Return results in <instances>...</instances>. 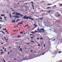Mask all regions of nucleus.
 Here are the masks:
<instances>
[{"label": "nucleus", "instance_id": "1", "mask_svg": "<svg viewBox=\"0 0 62 62\" xmlns=\"http://www.w3.org/2000/svg\"><path fill=\"white\" fill-rule=\"evenodd\" d=\"M16 14L15 15L16 16H21V17H23V15L21 14L20 13H17V12H16Z\"/></svg>", "mask_w": 62, "mask_h": 62}, {"label": "nucleus", "instance_id": "2", "mask_svg": "<svg viewBox=\"0 0 62 62\" xmlns=\"http://www.w3.org/2000/svg\"><path fill=\"white\" fill-rule=\"evenodd\" d=\"M31 17H26V15L25 16L23 17L22 20H23V19H27V20H28V19H29V18H30Z\"/></svg>", "mask_w": 62, "mask_h": 62}, {"label": "nucleus", "instance_id": "3", "mask_svg": "<svg viewBox=\"0 0 62 62\" xmlns=\"http://www.w3.org/2000/svg\"><path fill=\"white\" fill-rule=\"evenodd\" d=\"M13 17H14V18H15H15H20V16H13Z\"/></svg>", "mask_w": 62, "mask_h": 62}, {"label": "nucleus", "instance_id": "4", "mask_svg": "<svg viewBox=\"0 0 62 62\" xmlns=\"http://www.w3.org/2000/svg\"><path fill=\"white\" fill-rule=\"evenodd\" d=\"M61 52H62V51H55V54H57V53H58V54H60V53H61Z\"/></svg>", "mask_w": 62, "mask_h": 62}, {"label": "nucleus", "instance_id": "5", "mask_svg": "<svg viewBox=\"0 0 62 62\" xmlns=\"http://www.w3.org/2000/svg\"><path fill=\"white\" fill-rule=\"evenodd\" d=\"M44 30H45L44 29H43L42 28H41L40 29V31L41 30H42V31H42V32H44L45 31H44Z\"/></svg>", "mask_w": 62, "mask_h": 62}, {"label": "nucleus", "instance_id": "6", "mask_svg": "<svg viewBox=\"0 0 62 62\" xmlns=\"http://www.w3.org/2000/svg\"><path fill=\"white\" fill-rule=\"evenodd\" d=\"M31 31V33H35V32H38V31Z\"/></svg>", "mask_w": 62, "mask_h": 62}, {"label": "nucleus", "instance_id": "7", "mask_svg": "<svg viewBox=\"0 0 62 62\" xmlns=\"http://www.w3.org/2000/svg\"><path fill=\"white\" fill-rule=\"evenodd\" d=\"M23 22H21L20 23H18V24H23Z\"/></svg>", "mask_w": 62, "mask_h": 62}, {"label": "nucleus", "instance_id": "8", "mask_svg": "<svg viewBox=\"0 0 62 62\" xmlns=\"http://www.w3.org/2000/svg\"><path fill=\"white\" fill-rule=\"evenodd\" d=\"M28 24H27L26 25H25V26H23V27H24V28H25V27H26V26H28Z\"/></svg>", "mask_w": 62, "mask_h": 62}, {"label": "nucleus", "instance_id": "9", "mask_svg": "<svg viewBox=\"0 0 62 62\" xmlns=\"http://www.w3.org/2000/svg\"><path fill=\"white\" fill-rule=\"evenodd\" d=\"M5 16V15H1V17H3V16Z\"/></svg>", "mask_w": 62, "mask_h": 62}, {"label": "nucleus", "instance_id": "10", "mask_svg": "<svg viewBox=\"0 0 62 62\" xmlns=\"http://www.w3.org/2000/svg\"><path fill=\"white\" fill-rule=\"evenodd\" d=\"M12 22H13V23H15L16 22L15 21V20H14L13 21H12Z\"/></svg>", "mask_w": 62, "mask_h": 62}, {"label": "nucleus", "instance_id": "11", "mask_svg": "<svg viewBox=\"0 0 62 62\" xmlns=\"http://www.w3.org/2000/svg\"><path fill=\"white\" fill-rule=\"evenodd\" d=\"M56 5H54V6H53L52 7L53 8H56Z\"/></svg>", "mask_w": 62, "mask_h": 62}, {"label": "nucleus", "instance_id": "12", "mask_svg": "<svg viewBox=\"0 0 62 62\" xmlns=\"http://www.w3.org/2000/svg\"><path fill=\"white\" fill-rule=\"evenodd\" d=\"M33 25L34 26V27H37V26H38V25H36L35 24H34Z\"/></svg>", "mask_w": 62, "mask_h": 62}, {"label": "nucleus", "instance_id": "13", "mask_svg": "<svg viewBox=\"0 0 62 62\" xmlns=\"http://www.w3.org/2000/svg\"><path fill=\"white\" fill-rule=\"evenodd\" d=\"M4 39H6V42H8V41H7V39H6V38H5V37H4Z\"/></svg>", "mask_w": 62, "mask_h": 62}, {"label": "nucleus", "instance_id": "14", "mask_svg": "<svg viewBox=\"0 0 62 62\" xmlns=\"http://www.w3.org/2000/svg\"><path fill=\"white\" fill-rule=\"evenodd\" d=\"M1 31V32H2V33H3V34H4V35H5V33H4V32L3 31Z\"/></svg>", "mask_w": 62, "mask_h": 62}, {"label": "nucleus", "instance_id": "15", "mask_svg": "<svg viewBox=\"0 0 62 62\" xmlns=\"http://www.w3.org/2000/svg\"><path fill=\"white\" fill-rule=\"evenodd\" d=\"M52 8V7H48L47 8V9H48V8Z\"/></svg>", "mask_w": 62, "mask_h": 62}, {"label": "nucleus", "instance_id": "16", "mask_svg": "<svg viewBox=\"0 0 62 62\" xmlns=\"http://www.w3.org/2000/svg\"><path fill=\"white\" fill-rule=\"evenodd\" d=\"M22 48H20L19 49L20 51H21V52H22Z\"/></svg>", "mask_w": 62, "mask_h": 62}, {"label": "nucleus", "instance_id": "17", "mask_svg": "<svg viewBox=\"0 0 62 62\" xmlns=\"http://www.w3.org/2000/svg\"><path fill=\"white\" fill-rule=\"evenodd\" d=\"M47 6H49L50 5H51V4H47Z\"/></svg>", "mask_w": 62, "mask_h": 62}, {"label": "nucleus", "instance_id": "18", "mask_svg": "<svg viewBox=\"0 0 62 62\" xmlns=\"http://www.w3.org/2000/svg\"><path fill=\"white\" fill-rule=\"evenodd\" d=\"M31 42H34V43H35V42L34 41H31Z\"/></svg>", "mask_w": 62, "mask_h": 62}, {"label": "nucleus", "instance_id": "19", "mask_svg": "<svg viewBox=\"0 0 62 62\" xmlns=\"http://www.w3.org/2000/svg\"><path fill=\"white\" fill-rule=\"evenodd\" d=\"M23 32H21L20 33V34H23Z\"/></svg>", "mask_w": 62, "mask_h": 62}, {"label": "nucleus", "instance_id": "20", "mask_svg": "<svg viewBox=\"0 0 62 62\" xmlns=\"http://www.w3.org/2000/svg\"><path fill=\"white\" fill-rule=\"evenodd\" d=\"M20 20V19H19L18 20H17L16 21V22H17V21H19Z\"/></svg>", "mask_w": 62, "mask_h": 62}, {"label": "nucleus", "instance_id": "21", "mask_svg": "<svg viewBox=\"0 0 62 62\" xmlns=\"http://www.w3.org/2000/svg\"><path fill=\"white\" fill-rule=\"evenodd\" d=\"M43 46H44V47H45V44H44Z\"/></svg>", "mask_w": 62, "mask_h": 62}, {"label": "nucleus", "instance_id": "22", "mask_svg": "<svg viewBox=\"0 0 62 62\" xmlns=\"http://www.w3.org/2000/svg\"><path fill=\"white\" fill-rule=\"evenodd\" d=\"M51 11V10H50V11H47V12H50V11Z\"/></svg>", "mask_w": 62, "mask_h": 62}, {"label": "nucleus", "instance_id": "23", "mask_svg": "<svg viewBox=\"0 0 62 62\" xmlns=\"http://www.w3.org/2000/svg\"><path fill=\"white\" fill-rule=\"evenodd\" d=\"M60 6H62V4H61L60 5H59Z\"/></svg>", "mask_w": 62, "mask_h": 62}, {"label": "nucleus", "instance_id": "24", "mask_svg": "<svg viewBox=\"0 0 62 62\" xmlns=\"http://www.w3.org/2000/svg\"><path fill=\"white\" fill-rule=\"evenodd\" d=\"M38 46H40V45L39 44H38Z\"/></svg>", "mask_w": 62, "mask_h": 62}, {"label": "nucleus", "instance_id": "25", "mask_svg": "<svg viewBox=\"0 0 62 62\" xmlns=\"http://www.w3.org/2000/svg\"><path fill=\"white\" fill-rule=\"evenodd\" d=\"M45 53H46V52L44 53H43V54H42V55H44V54H45Z\"/></svg>", "mask_w": 62, "mask_h": 62}, {"label": "nucleus", "instance_id": "26", "mask_svg": "<svg viewBox=\"0 0 62 62\" xmlns=\"http://www.w3.org/2000/svg\"><path fill=\"white\" fill-rule=\"evenodd\" d=\"M32 6V7H34V5H33V4H32V5H31Z\"/></svg>", "mask_w": 62, "mask_h": 62}, {"label": "nucleus", "instance_id": "27", "mask_svg": "<svg viewBox=\"0 0 62 62\" xmlns=\"http://www.w3.org/2000/svg\"><path fill=\"white\" fill-rule=\"evenodd\" d=\"M31 21H33L34 20V19H32V18H31Z\"/></svg>", "mask_w": 62, "mask_h": 62}, {"label": "nucleus", "instance_id": "28", "mask_svg": "<svg viewBox=\"0 0 62 62\" xmlns=\"http://www.w3.org/2000/svg\"><path fill=\"white\" fill-rule=\"evenodd\" d=\"M4 19L5 20H7V19L6 18H4Z\"/></svg>", "mask_w": 62, "mask_h": 62}, {"label": "nucleus", "instance_id": "29", "mask_svg": "<svg viewBox=\"0 0 62 62\" xmlns=\"http://www.w3.org/2000/svg\"><path fill=\"white\" fill-rule=\"evenodd\" d=\"M37 30H38V31H40V30H39V29H37Z\"/></svg>", "mask_w": 62, "mask_h": 62}, {"label": "nucleus", "instance_id": "30", "mask_svg": "<svg viewBox=\"0 0 62 62\" xmlns=\"http://www.w3.org/2000/svg\"><path fill=\"white\" fill-rule=\"evenodd\" d=\"M36 39H38V40H39V38H37Z\"/></svg>", "mask_w": 62, "mask_h": 62}, {"label": "nucleus", "instance_id": "31", "mask_svg": "<svg viewBox=\"0 0 62 62\" xmlns=\"http://www.w3.org/2000/svg\"><path fill=\"white\" fill-rule=\"evenodd\" d=\"M42 19L43 18H40V20H42Z\"/></svg>", "mask_w": 62, "mask_h": 62}, {"label": "nucleus", "instance_id": "32", "mask_svg": "<svg viewBox=\"0 0 62 62\" xmlns=\"http://www.w3.org/2000/svg\"><path fill=\"white\" fill-rule=\"evenodd\" d=\"M13 31H14V32H16V30H13Z\"/></svg>", "mask_w": 62, "mask_h": 62}, {"label": "nucleus", "instance_id": "33", "mask_svg": "<svg viewBox=\"0 0 62 62\" xmlns=\"http://www.w3.org/2000/svg\"><path fill=\"white\" fill-rule=\"evenodd\" d=\"M20 37V36H17V38H19Z\"/></svg>", "mask_w": 62, "mask_h": 62}, {"label": "nucleus", "instance_id": "34", "mask_svg": "<svg viewBox=\"0 0 62 62\" xmlns=\"http://www.w3.org/2000/svg\"><path fill=\"white\" fill-rule=\"evenodd\" d=\"M10 18H11V16L10 15Z\"/></svg>", "mask_w": 62, "mask_h": 62}, {"label": "nucleus", "instance_id": "35", "mask_svg": "<svg viewBox=\"0 0 62 62\" xmlns=\"http://www.w3.org/2000/svg\"><path fill=\"white\" fill-rule=\"evenodd\" d=\"M24 4H28V3H24Z\"/></svg>", "mask_w": 62, "mask_h": 62}, {"label": "nucleus", "instance_id": "36", "mask_svg": "<svg viewBox=\"0 0 62 62\" xmlns=\"http://www.w3.org/2000/svg\"><path fill=\"white\" fill-rule=\"evenodd\" d=\"M3 53H4V52H1V54H3Z\"/></svg>", "mask_w": 62, "mask_h": 62}, {"label": "nucleus", "instance_id": "37", "mask_svg": "<svg viewBox=\"0 0 62 62\" xmlns=\"http://www.w3.org/2000/svg\"><path fill=\"white\" fill-rule=\"evenodd\" d=\"M3 17H4V18H7V17H6V16H4Z\"/></svg>", "mask_w": 62, "mask_h": 62}, {"label": "nucleus", "instance_id": "38", "mask_svg": "<svg viewBox=\"0 0 62 62\" xmlns=\"http://www.w3.org/2000/svg\"><path fill=\"white\" fill-rule=\"evenodd\" d=\"M0 20H2V17H0Z\"/></svg>", "mask_w": 62, "mask_h": 62}, {"label": "nucleus", "instance_id": "39", "mask_svg": "<svg viewBox=\"0 0 62 62\" xmlns=\"http://www.w3.org/2000/svg\"><path fill=\"white\" fill-rule=\"evenodd\" d=\"M4 62H6V61H5V60H4Z\"/></svg>", "mask_w": 62, "mask_h": 62}, {"label": "nucleus", "instance_id": "40", "mask_svg": "<svg viewBox=\"0 0 62 62\" xmlns=\"http://www.w3.org/2000/svg\"><path fill=\"white\" fill-rule=\"evenodd\" d=\"M9 53H10V52H8V54H9Z\"/></svg>", "mask_w": 62, "mask_h": 62}, {"label": "nucleus", "instance_id": "41", "mask_svg": "<svg viewBox=\"0 0 62 62\" xmlns=\"http://www.w3.org/2000/svg\"><path fill=\"white\" fill-rule=\"evenodd\" d=\"M15 14V13H13V14Z\"/></svg>", "mask_w": 62, "mask_h": 62}, {"label": "nucleus", "instance_id": "42", "mask_svg": "<svg viewBox=\"0 0 62 62\" xmlns=\"http://www.w3.org/2000/svg\"><path fill=\"white\" fill-rule=\"evenodd\" d=\"M40 39H43V38H40Z\"/></svg>", "mask_w": 62, "mask_h": 62}, {"label": "nucleus", "instance_id": "43", "mask_svg": "<svg viewBox=\"0 0 62 62\" xmlns=\"http://www.w3.org/2000/svg\"><path fill=\"white\" fill-rule=\"evenodd\" d=\"M31 3H32V4H33V1H31Z\"/></svg>", "mask_w": 62, "mask_h": 62}, {"label": "nucleus", "instance_id": "44", "mask_svg": "<svg viewBox=\"0 0 62 62\" xmlns=\"http://www.w3.org/2000/svg\"><path fill=\"white\" fill-rule=\"evenodd\" d=\"M21 47V46H19V49H20V48Z\"/></svg>", "mask_w": 62, "mask_h": 62}, {"label": "nucleus", "instance_id": "45", "mask_svg": "<svg viewBox=\"0 0 62 62\" xmlns=\"http://www.w3.org/2000/svg\"><path fill=\"white\" fill-rule=\"evenodd\" d=\"M6 32H8V31H5Z\"/></svg>", "mask_w": 62, "mask_h": 62}, {"label": "nucleus", "instance_id": "46", "mask_svg": "<svg viewBox=\"0 0 62 62\" xmlns=\"http://www.w3.org/2000/svg\"><path fill=\"white\" fill-rule=\"evenodd\" d=\"M31 39H33V37H31Z\"/></svg>", "mask_w": 62, "mask_h": 62}, {"label": "nucleus", "instance_id": "47", "mask_svg": "<svg viewBox=\"0 0 62 62\" xmlns=\"http://www.w3.org/2000/svg\"><path fill=\"white\" fill-rule=\"evenodd\" d=\"M33 52V51H32V50H31V52Z\"/></svg>", "mask_w": 62, "mask_h": 62}, {"label": "nucleus", "instance_id": "48", "mask_svg": "<svg viewBox=\"0 0 62 62\" xmlns=\"http://www.w3.org/2000/svg\"><path fill=\"white\" fill-rule=\"evenodd\" d=\"M32 19V18H29V20H30Z\"/></svg>", "mask_w": 62, "mask_h": 62}, {"label": "nucleus", "instance_id": "49", "mask_svg": "<svg viewBox=\"0 0 62 62\" xmlns=\"http://www.w3.org/2000/svg\"><path fill=\"white\" fill-rule=\"evenodd\" d=\"M1 44L2 45V44H3V43H1Z\"/></svg>", "mask_w": 62, "mask_h": 62}, {"label": "nucleus", "instance_id": "50", "mask_svg": "<svg viewBox=\"0 0 62 62\" xmlns=\"http://www.w3.org/2000/svg\"><path fill=\"white\" fill-rule=\"evenodd\" d=\"M60 16V15L59 14V15H58V16Z\"/></svg>", "mask_w": 62, "mask_h": 62}, {"label": "nucleus", "instance_id": "51", "mask_svg": "<svg viewBox=\"0 0 62 62\" xmlns=\"http://www.w3.org/2000/svg\"><path fill=\"white\" fill-rule=\"evenodd\" d=\"M32 8L33 9H34V7H33Z\"/></svg>", "mask_w": 62, "mask_h": 62}, {"label": "nucleus", "instance_id": "52", "mask_svg": "<svg viewBox=\"0 0 62 62\" xmlns=\"http://www.w3.org/2000/svg\"><path fill=\"white\" fill-rule=\"evenodd\" d=\"M0 51H3V50H0Z\"/></svg>", "mask_w": 62, "mask_h": 62}, {"label": "nucleus", "instance_id": "53", "mask_svg": "<svg viewBox=\"0 0 62 62\" xmlns=\"http://www.w3.org/2000/svg\"><path fill=\"white\" fill-rule=\"evenodd\" d=\"M29 28V27H28L27 28V29H28V28Z\"/></svg>", "mask_w": 62, "mask_h": 62}, {"label": "nucleus", "instance_id": "54", "mask_svg": "<svg viewBox=\"0 0 62 62\" xmlns=\"http://www.w3.org/2000/svg\"><path fill=\"white\" fill-rule=\"evenodd\" d=\"M7 34H9V33L8 32H7Z\"/></svg>", "mask_w": 62, "mask_h": 62}, {"label": "nucleus", "instance_id": "55", "mask_svg": "<svg viewBox=\"0 0 62 62\" xmlns=\"http://www.w3.org/2000/svg\"><path fill=\"white\" fill-rule=\"evenodd\" d=\"M3 49H5V48L4 47H3Z\"/></svg>", "mask_w": 62, "mask_h": 62}, {"label": "nucleus", "instance_id": "56", "mask_svg": "<svg viewBox=\"0 0 62 62\" xmlns=\"http://www.w3.org/2000/svg\"><path fill=\"white\" fill-rule=\"evenodd\" d=\"M0 29H1V28H2V27H0Z\"/></svg>", "mask_w": 62, "mask_h": 62}, {"label": "nucleus", "instance_id": "57", "mask_svg": "<svg viewBox=\"0 0 62 62\" xmlns=\"http://www.w3.org/2000/svg\"><path fill=\"white\" fill-rule=\"evenodd\" d=\"M29 44V43H28L27 44V45H28V44Z\"/></svg>", "mask_w": 62, "mask_h": 62}, {"label": "nucleus", "instance_id": "58", "mask_svg": "<svg viewBox=\"0 0 62 62\" xmlns=\"http://www.w3.org/2000/svg\"><path fill=\"white\" fill-rule=\"evenodd\" d=\"M4 30H6V29H4Z\"/></svg>", "mask_w": 62, "mask_h": 62}, {"label": "nucleus", "instance_id": "59", "mask_svg": "<svg viewBox=\"0 0 62 62\" xmlns=\"http://www.w3.org/2000/svg\"><path fill=\"white\" fill-rule=\"evenodd\" d=\"M16 27L15 26V27H14V28H16Z\"/></svg>", "mask_w": 62, "mask_h": 62}, {"label": "nucleus", "instance_id": "60", "mask_svg": "<svg viewBox=\"0 0 62 62\" xmlns=\"http://www.w3.org/2000/svg\"><path fill=\"white\" fill-rule=\"evenodd\" d=\"M34 33L32 34H31V35H33Z\"/></svg>", "mask_w": 62, "mask_h": 62}, {"label": "nucleus", "instance_id": "61", "mask_svg": "<svg viewBox=\"0 0 62 62\" xmlns=\"http://www.w3.org/2000/svg\"><path fill=\"white\" fill-rule=\"evenodd\" d=\"M6 50H4V52H6Z\"/></svg>", "mask_w": 62, "mask_h": 62}, {"label": "nucleus", "instance_id": "62", "mask_svg": "<svg viewBox=\"0 0 62 62\" xmlns=\"http://www.w3.org/2000/svg\"><path fill=\"white\" fill-rule=\"evenodd\" d=\"M12 8H10V9H12Z\"/></svg>", "mask_w": 62, "mask_h": 62}, {"label": "nucleus", "instance_id": "63", "mask_svg": "<svg viewBox=\"0 0 62 62\" xmlns=\"http://www.w3.org/2000/svg\"><path fill=\"white\" fill-rule=\"evenodd\" d=\"M30 36H31V35H32L31 34H30Z\"/></svg>", "mask_w": 62, "mask_h": 62}, {"label": "nucleus", "instance_id": "64", "mask_svg": "<svg viewBox=\"0 0 62 62\" xmlns=\"http://www.w3.org/2000/svg\"><path fill=\"white\" fill-rule=\"evenodd\" d=\"M10 48V46H9V48Z\"/></svg>", "mask_w": 62, "mask_h": 62}]
</instances>
